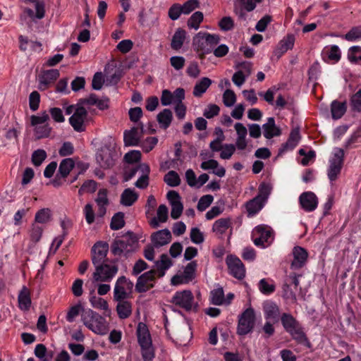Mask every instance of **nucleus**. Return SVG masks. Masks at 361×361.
<instances>
[{
    "instance_id": "nucleus-58",
    "label": "nucleus",
    "mask_w": 361,
    "mask_h": 361,
    "mask_svg": "<svg viewBox=\"0 0 361 361\" xmlns=\"http://www.w3.org/2000/svg\"><path fill=\"white\" fill-rule=\"evenodd\" d=\"M40 102V95L37 91H33L29 96V105L32 111L38 109Z\"/></svg>"
},
{
    "instance_id": "nucleus-51",
    "label": "nucleus",
    "mask_w": 361,
    "mask_h": 361,
    "mask_svg": "<svg viewBox=\"0 0 361 361\" xmlns=\"http://www.w3.org/2000/svg\"><path fill=\"white\" fill-rule=\"evenodd\" d=\"M236 102L235 92L231 90H226L223 94V102L226 106H232Z\"/></svg>"
},
{
    "instance_id": "nucleus-4",
    "label": "nucleus",
    "mask_w": 361,
    "mask_h": 361,
    "mask_svg": "<svg viewBox=\"0 0 361 361\" xmlns=\"http://www.w3.org/2000/svg\"><path fill=\"white\" fill-rule=\"evenodd\" d=\"M85 326L97 334H104L107 331L106 319L97 312L89 309L82 314Z\"/></svg>"
},
{
    "instance_id": "nucleus-11",
    "label": "nucleus",
    "mask_w": 361,
    "mask_h": 361,
    "mask_svg": "<svg viewBox=\"0 0 361 361\" xmlns=\"http://www.w3.org/2000/svg\"><path fill=\"white\" fill-rule=\"evenodd\" d=\"M88 113L85 107L77 106L73 115L69 118V123L76 132L85 130V122L87 119Z\"/></svg>"
},
{
    "instance_id": "nucleus-34",
    "label": "nucleus",
    "mask_w": 361,
    "mask_h": 361,
    "mask_svg": "<svg viewBox=\"0 0 361 361\" xmlns=\"http://www.w3.org/2000/svg\"><path fill=\"white\" fill-rule=\"evenodd\" d=\"M137 198L138 195L133 190L127 188L122 192L120 202L124 206L130 207L137 201Z\"/></svg>"
},
{
    "instance_id": "nucleus-3",
    "label": "nucleus",
    "mask_w": 361,
    "mask_h": 361,
    "mask_svg": "<svg viewBox=\"0 0 361 361\" xmlns=\"http://www.w3.org/2000/svg\"><path fill=\"white\" fill-rule=\"evenodd\" d=\"M137 336L144 361H151L154 357V350L149 329L145 324L142 322L138 324Z\"/></svg>"
},
{
    "instance_id": "nucleus-13",
    "label": "nucleus",
    "mask_w": 361,
    "mask_h": 361,
    "mask_svg": "<svg viewBox=\"0 0 361 361\" xmlns=\"http://www.w3.org/2000/svg\"><path fill=\"white\" fill-rule=\"evenodd\" d=\"M92 262L94 267L102 263L108 262L106 257L109 251V244L106 242L99 241L92 247Z\"/></svg>"
},
{
    "instance_id": "nucleus-63",
    "label": "nucleus",
    "mask_w": 361,
    "mask_h": 361,
    "mask_svg": "<svg viewBox=\"0 0 361 361\" xmlns=\"http://www.w3.org/2000/svg\"><path fill=\"white\" fill-rule=\"evenodd\" d=\"M190 235L192 242L195 244H201L204 240L203 233L198 228H192Z\"/></svg>"
},
{
    "instance_id": "nucleus-7",
    "label": "nucleus",
    "mask_w": 361,
    "mask_h": 361,
    "mask_svg": "<svg viewBox=\"0 0 361 361\" xmlns=\"http://www.w3.org/2000/svg\"><path fill=\"white\" fill-rule=\"evenodd\" d=\"M344 162V151L338 148L329 160V166L327 169V176L329 180L333 183L336 181L341 174Z\"/></svg>"
},
{
    "instance_id": "nucleus-6",
    "label": "nucleus",
    "mask_w": 361,
    "mask_h": 361,
    "mask_svg": "<svg viewBox=\"0 0 361 361\" xmlns=\"http://www.w3.org/2000/svg\"><path fill=\"white\" fill-rule=\"evenodd\" d=\"M252 238L256 246L266 247L270 245L274 240V231L267 225H259L252 231Z\"/></svg>"
},
{
    "instance_id": "nucleus-35",
    "label": "nucleus",
    "mask_w": 361,
    "mask_h": 361,
    "mask_svg": "<svg viewBox=\"0 0 361 361\" xmlns=\"http://www.w3.org/2000/svg\"><path fill=\"white\" fill-rule=\"evenodd\" d=\"M157 119L160 127L166 129L171 125L173 119L172 111L169 109H164L157 114Z\"/></svg>"
},
{
    "instance_id": "nucleus-15",
    "label": "nucleus",
    "mask_w": 361,
    "mask_h": 361,
    "mask_svg": "<svg viewBox=\"0 0 361 361\" xmlns=\"http://www.w3.org/2000/svg\"><path fill=\"white\" fill-rule=\"evenodd\" d=\"M156 271L151 269L140 275L135 284V291L140 293H145L154 287Z\"/></svg>"
},
{
    "instance_id": "nucleus-47",
    "label": "nucleus",
    "mask_w": 361,
    "mask_h": 361,
    "mask_svg": "<svg viewBox=\"0 0 361 361\" xmlns=\"http://www.w3.org/2000/svg\"><path fill=\"white\" fill-rule=\"evenodd\" d=\"M224 293L222 288L211 291V302L215 305H221L224 302Z\"/></svg>"
},
{
    "instance_id": "nucleus-32",
    "label": "nucleus",
    "mask_w": 361,
    "mask_h": 361,
    "mask_svg": "<svg viewBox=\"0 0 361 361\" xmlns=\"http://www.w3.org/2000/svg\"><path fill=\"white\" fill-rule=\"evenodd\" d=\"M346 109V102H341L337 100L333 101L331 104L332 118L335 120L341 118L345 114Z\"/></svg>"
},
{
    "instance_id": "nucleus-38",
    "label": "nucleus",
    "mask_w": 361,
    "mask_h": 361,
    "mask_svg": "<svg viewBox=\"0 0 361 361\" xmlns=\"http://www.w3.org/2000/svg\"><path fill=\"white\" fill-rule=\"evenodd\" d=\"M185 35L186 32L184 30L181 28L177 29L171 39V48L175 50L180 49L184 43Z\"/></svg>"
},
{
    "instance_id": "nucleus-50",
    "label": "nucleus",
    "mask_w": 361,
    "mask_h": 361,
    "mask_svg": "<svg viewBox=\"0 0 361 361\" xmlns=\"http://www.w3.org/2000/svg\"><path fill=\"white\" fill-rule=\"evenodd\" d=\"M361 52V47H351L348 52V59L353 63H358L361 62V55L357 56V54Z\"/></svg>"
},
{
    "instance_id": "nucleus-62",
    "label": "nucleus",
    "mask_w": 361,
    "mask_h": 361,
    "mask_svg": "<svg viewBox=\"0 0 361 361\" xmlns=\"http://www.w3.org/2000/svg\"><path fill=\"white\" fill-rule=\"evenodd\" d=\"M219 26L221 30L229 31L234 27V23L231 17L226 16L219 22Z\"/></svg>"
},
{
    "instance_id": "nucleus-21",
    "label": "nucleus",
    "mask_w": 361,
    "mask_h": 361,
    "mask_svg": "<svg viewBox=\"0 0 361 361\" xmlns=\"http://www.w3.org/2000/svg\"><path fill=\"white\" fill-rule=\"evenodd\" d=\"M263 311L264 318L269 321L272 320L273 323H276L281 320V310L279 305L273 301H267L263 304Z\"/></svg>"
},
{
    "instance_id": "nucleus-16",
    "label": "nucleus",
    "mask_w": 361,
    "mask_h": 361,
    "mask_svg": "<svg viewBox=\"0 0 361 361\" xmlns=\"http://www.w3.org/2000/svg\"><path fill=\"white\" fill-rule=\"evenodd\" d=\"M197 267L196 261H192L188 263L181 274H176L171 279L173 285H179L188 283L195 277V271Z\"/></svg>"
},
{
    "instance_id": "nucleus-54",
    "label": "nucleus",
    "mask_w": 361,
    "mask_h": 361,
    "mask_svg": "<svg viewBox=\"0 0 361 361\" xmlns=\"http://www.w3.org/2000/svg\"><path fill=\"white\" fill-rule=\"evenodd\" d=\"M49 119V114L44 111L40 116L32 115L30 117L31 125L32 126H37L46 124L45 123Z\"/></svg>"
},
{
    "instance_id": "nucleus-42",
    "label": "nucleus",
    "mask_w": 361,
    "mask_h": 361,
    "mask_svg": "<svg viewBox=\"0 0 361 361\" xmlns=\"http://www.w3.org/2000/svg\"><path fill=\"white\" fill-rule=\"evenodd\" d=\"M230 219H219L216 220L213 225V231L219 234L224 233L226 230L230 227Z\"/></svg>"
},
{
    "instance_id": "nucleus-57",
    "label": "nucleus",
    "mask_w": 361,
    "mask_h": 361,
    "mask_svg": "<svg viewBox=\"0 0 361 361\" xmlns=\"http://www.w3.org/2000/svg\"><path fill=\"white\" fill-rule=\"evenodd\" d=\"M158 139L156 137H147L141 145L142 150L148 153L157 145Z\"/></svg>"
},
{
    "instance_id": "nucleus-30",
    "label": "nucleus",
    "mask_w": 361,
    "mask_h": 361,
    "mask_svg": "<svg viewBox=\"0 0 361 361\" xmlns=\"http://www.w3.org/2000/svg\"><path fill=\"white\" fill-rule=\"evenodd\" d=\"M265 203L258 197H255L245 204V208L248 216H252L259 212L264 206Z\"/></svg>"
},
{
    "instance_id": "nucleus-45",
    "label": "nucleus",
    "mask_w": 361,
    "mask_h": 361,
    "mask_svg": "<svg viewBox=\"0 0 361 361\" xmlns=\"http://www.w3.org/2000/svg\"><path fill=\"white\" fill-rule=\"evenodd\" d=\"M164 182L171 187H176L180 183V178L177 172L169 171L164 178Z\"/></svg>"
},
{
    "instance_id": "nucleus-5",
    "label": "nucleus",
    "mask_w": 361,
    "mask_h": 361,
    "mask_svg": "<svg viewBox=\"0 0 361 361\" xmlns=\"http://www.w3.org/2000/svg\"><path fill=\"white\" fill-rule=\"evenodd\" d=\"M171 302L186 312L193 311L196 312L198 310V304L195 302L194 295L190 290L176 292L171 300Z\"/></svg>"
},
{
    "instance_id": "nucleus-29",
    "label": "nucleus",
    "mask_w": 361,
    "mask_h": 361,
    "mask_svg": "<svg viewBox=\"0 0 361 361\" xmlns=\"http://www.w3.org/2000/svg\"><path fill=\"white\" fill-rule=\"evenodd\" d=\"M107 193V190L104 188L100 189L97 192L95 202L98 206V214L99 216H103L106 214V207L109 204Z\"/></svg>"
},
{
    "instance_id": "nucleus-28",
    "label": "nucleus",
    "mask_w": 361,
    "mask_h": 361,
    "mask_svg": "<svg viewBox=\"0 0 361 361\" xmlns=\"http://www.w3.org/2000/svg\"><path fill=\"white\" fill-rule=\"evenodd\" d=\"M172 266V261L166 254H162L160 256V260L155 262L156 275L161 278L165 275L166 271Z\"/></svg>"
},
{
    "instance_id": "nucleus-1",
    "label": "nucleus",
    "mask_w": 361,
    "mask_h": 361,
    "mask_svg": "<svg viewBox=\"0 0 361 361\" xmlns=\"http://www.w3.org/2000/svg\"><path fill=\"white\" fill-rule=\"evenodd\" d=\"M281 322L285 331L287 332L298 344L307 348L312 347V344L305 331L304 327L291 314L283 313L281 317Z\"/></svg>"
},
{
    "instance_id": "nucleus-33",
    "label": "nucleus",
    "mask_w": 361,
    "mask_h": 361,
    "mask_svg": "<svg viewBox=\"0 0 361 361\" xmlns=\"http://www.w3.org/2000/svg\"><path fill=\"white\" fill-rule=\"evenodd\" d=\"M19 307L21 310H28L31 305L30 293L26 286H23L18 297Z\"/></svg>"
},
{
    "instance_id": "nucleus-59",
    "label": "nucleus",
    "mask_w": 361,
    "mask_h": 361,
    "mask_svg": "<svg viewBox=\"0 0 361 361\" xmlns=\"http://www.w3.org/2000/svg\"><path fill=\"white\" fill-rule=\"evenodd\" d=\"M200 6V2L198 0H188L185 2L182 6V10L183 14H189L195 9L198 8Z\"/></svg>"
},
{
    "instance_id": "nucleus-55",
    "label": "nucleus",
    "mask_w": 361,
    "mask_h": 361,
    "mask_svg": "<svg viewBox=\"0 0 361 361\" xmlns=\"http://www.w3.org/2000/svg\"><path fill=\"white\" fill-rule=\"evenodd\" d=\"M219 111L220 108L218 105L210 104L204 110L203 116L207 118L210 119L219 115Z\"/></svg>"
},
{
    "instance_id": "nucleus-12",
    "label": "nucleus",
    "mask_w": 361,
    "mask_h": 361,
    "mask_svg": "<svg viewBox=\"0 0 361 361\" xmlns=\"http://www.w3.org/2000/svg\"><path fill=\"white\" fill-rule=\"evenodd\" d=\"M116 153L109 147H101L97 152L96 160L104 169L111 168L115 164Z\"/></svg>"
},
{
    "instance_id": "nucleus-10",
    "label": "nucleus",
    "mask_w": 361,
    "mask_h": 361,
    "mask_svg": "<svg viewBox=\"0 0 361 361\" xmlns=\"http://www.w3.org/2000/svg\"><path fill=\"white\" fill-rule=\"evenodd\" d=\"M118 272V267L109 265L108 262L95 267L92 274L94 281L109 282Z\"/></svg>"
},
{
    "instance_id": "nucleus-27",
    "label": "nucleus",
    "mask_w": 361,
    "mask_h": 361,
    "mask_svg": "<svg viewBox=\"0 0 361 361\" xmlns=\"http://www.w3.org/2000/svg\"><path fill=\"white\" fill-rule=\"evenodd\" d=\"M140 128L141 131L143 130L144 125L142 123L138 124V127H133L130 130L124 133V142L126 145L128 146H137L140 142L138 135V130Z\"/></svg>"
},
{
    "instance_id": "nucleus-23",
    "label": "nucleus",
    "mask_w": 361,
    "mask_h": 361,
    "mask_svg": "<svg viewBox=\"0 0 361 361\" xmlns=\"http://www.w3.org/2000/svg\"><path fill=\"white\" fill-rule=\"evenodd\" d=\"M172 239L171 232L165 228L158 231L151 235V240L155 247H159L169 244Z\"/></svg>"
},
{
    "instance_id": "nucleus-25",
    "label": "nucleus",
    "mask_w": 361,
    "mask_h": 361,
    "mask_svg": "<svg viewBox=\"0 0 361 361\" xmlns=\"http://www.w3.org/2000/svg\"><path fill=\"white\" fill-rule=\"evenodd\" d=\"M262 129L264 136L269 140L281 134V130L276 126L275 119L273 117L267 118V122L262 125Z\"/></svg>"
},
{
    "instance_id": "nucleus-2",
    "label": "nucleus",
    "mask_w": 361,
    "mask_h": 361,
    "mask_svg": "<svg viewBox=\"0 0 361 361\" xmlns=\"http://www.w3.org/2000/svg\"><path fill=\"white\" fill-rule=\"evenodd\" d=\"M220 36L216 34L200 32L192 39V46L201 59L212 52L214 48L219 43Z\"/></svg>"
},
{
    "instance_id": "nucleus-18",
    "label": "nucleus",
    "mask_w": 361,
    "mask_h": 361,
    "mask_svg": "<svg viewBox=\"0 0 361 361\" xmlns=\"http://www.w3.org/2000/svg\"><path fill=\"white\" fill-rule=\"evenodd\" d=\"M292 254L293 259L290 264V269L297 270L302 268L307 263L308 253L307 250L300 246L293 247Z\"/></svg>"
},
{
    "instance_id": "nucleus-8",
    "label": "nucleus",
    "mask_w": 361,
    "mask_h": 361,
    "mask_svg": "<svg viewBox=\"0 0 361 361\" xmlns=\"http://www.w3.org/2000/svg\"><path fill=\"white\" fill-rule=\"evenodd\" d=\"M255 319L254 310L252 307L246 309L239 316L237 334L240 336H245L251 332L255 326Z\"/></svg>"
},
{
    "instance_id": "nucleus-14",
    "label": "nucleus",
    "mask_w": 361,
    "mask_h": 361,
    "mask_svg": "<svg viewBox=\"0 0 361 361\" xmlns=\"http://www.w3.org/2000/svg\"><path fill=\"white\" fill-rule=\"evenodd\" d=\"M135 247V241L123 237L121 239H115L111 244V252L114 255L121 256L124 254L126 256L133 251Z\"/></svg>"
},
{
    "instance_id": "nucleus-56",
    "label": "nucleus",
    "mask_w": 361,
    "mask_h": 361,
    "mask_svg": "<svg viewBox=\"0 0 361 361\" xmlns=\"http://www.w3.org/2000/svg\"><path fill=\"white\" fill-rule=\"evenodd\" d=\"M344 38L348 41H355L361 38V27H352L344 36Z\"/></svg>"
},
{
    "instance_id": "nucleus-46",
    "label": "nucleus",
    "mask_w": 361,
    "mask_h": 361,
    "mask_svg": "<svg viewBox=\"0 0 361 361\" xmlns=\"http://www.w3.org/2000/svg\"><path fill=\"white\" fill-rule=\"evenodd\" d=\"M350 105L353 111L361 112V88L351 96Z\"/></svg>"
},
{
    "instance_id": "nucleus-53",
    "label": "nucleus",
    "mask_w": 361,
    "mask_h": 361,
    "mask_svg": "<svg viewBox=\"0 0 361 361\" xmlns=\"http://www.w3.org/2000/svg\"><path fill=\"white\" fill-rule=\"evenodd\" d=\"M213 196L211 195H205L200 197L197 208L199 211L203 212L204 211L207 207H209V205L213 202Z\"/></svg>"
},
{
    "instance_id": "nucleus-22",
    "label": "nucleus",
    "mask_w": 361,
    "mask_h": 361,
    "mask_svg": "<svg viewBox=\"0 0 361 361\" xmlns=\"http://www.w3.org/2000/svg\"><path fill=\"white\" fill-rule=\"evenodd\" d=\"M60 73L57 69H50L44 71L39 76V89L45 90L50 84L56 81L59 77Z\"/></svg>"
},
{
    "instance_id": "nucleus-26",
    "label": "nucleus",
    "mask_w": 361,
    "mask_h": 361,
    "mask_svg": "<svg viewBox=\"0 0 361 361\" xmlns=\"http://www.w3.org/2000/svg\"><path fill=\"white\" fill-rule=\"evenodd\" d=\"M295 43V36L293 34H288L281 39L274 51L275 55L281 57L288 50L292 49Z\"/></svg>"
},
{
    "instance_id": "nucleus-20",
    "label": "nucleus",
    "mask_w": 361,
    "mask_h": 361,
    "mask_svg": "<svg viewBox=\"0 0 361 361\" xmlns=\"http://www.w3.org/2000/svg\"><path fill=\"white\" fill-rule=\"evenodd\" d=\"M301 207L307 212H313L318 205V198L312 192H304L299 197Z\"/></svg>"
},
{
    "instance_id": "nucleus-61",
    "label": "nucleus",
    "mask_w": 361,
    "mask_h": 361,
    "mask_svg": "<svg viewBox=\"0 0 361 361\" xmlns=\"http://www.w3.org/2000/svg\"><path fill=\"white\" fill-rule=\"evenodd\" d=\"M291 285L285 278L284 283L282 286L283 296L286 298H293L296 299L295 291L291 288Z\"/></svg>"
},
{
    "instance_id": "nucleus-19",
    "label": "nucleus",
    "mask_w": 361,
    "mask_h": 361,
    "mask_svg": "<svg viewBox=\"0 0 361 361\" xmlns=\"http://www.w3.org/2000/svg\"><path fill=\"white\" fill-rule=\"evenodd\" d=\"M301 139L300 133V128L295 127L293 128L289 134L287 141L282 144L279 149L278 155H281L287 151L293 150L298 144Z\"/></svg>"
},
{
    "instance_id": "nucleus-43",
    "label": "nucleus",
    "mask_w": 361,
    "mask_h": 361,
    "mask_svg": "<svg viewBox=\"0 0 361 361\" xmlns=\"http://www.w3.org/2000/svg\"><path fill=\"white\" fill-rule=\"evenodd\" d=\"M204 15L201 11L195 12L188 20L187 24L190 28L197 30L200 23L202 22Z\"/></svg>"
},
{
    "instance_id": "nucleus-9",
    "label": "nucleus",
    "mask_w": 361,
    "mask_h": 361,
    "mask_svg": "<svg viewBox=\"0 0 361 361\" xmlns=\"http://www.w3.org/2000/svg\"><path fill=\"white\" fill-rule=\"evenodd\" d=\"M133 283L126 276H120L115 284L114 289V300L128 299L131 297Z\"/></svg>"
},
{
    "instance_id": "nucleus-48",
    "label": "nucleus",
    "mask_w": 361,
    "mask_h": 361,
    "mask_svg": "<svg viewBox=\"0 0 361 361\" xmlns=\"http://www.w3.org/2000/svg\"><path fill=\"white\" fill-rule=\"evenodd\" d=\"M35 135L36 139L39 140L49 136L51 128L48 124L35 126Z\"/></svg>"
},
{
    "instance_id": "nucleus-44",
    "label": "nucleus",
    "mask_w": 361,
    "mask_h": 361,
    "mask_svg": "<svg viewBox=\"0 0 361 361\" xmlns=\"http://www.w3.org/2000/svg\"><path fill=\"white\" fill-rule=\"evenodd\" d=\"M258 288L260 292L264 295H270L276 290V286L273 283H269L266 279H262L258 283Z\"/></svg>"
},
{
    "instance_id": "nucleus-24",
    "label": "nucleus",
    "mask_w": 361,
    "mask_h": 361,
    "mask_svg": "<svg viewBox=\"0 0 361 361\" xmlns=\"http://www.w3.org/2000/svg\"><path fill=\"white\" fill-rule=\"evenodd\" d=\"M117 302L116 310L121 319H126L130 317L133 312V305L128 299L115 300Z\"/></svg>"
},
{
    "instance_id": "nucleus-64",
    "label": "nucleus",
    "mask_w": 361,
    "mask_h": 361,
    "mask_svg": "<svg viewBox=\"0 0 361 361\" xmlns=\"http://www.w3.org/2000/svg\"><path fill=\"white\" fill-rule=\"evenodd\" d=\"M181 13H183L182 7L178 4H173L169 10V16L173 20H177Z\"/></svg>"
},
{
    "instance_id": "nucleus-60",
    "label": "nucleus",
    "mask_w": 361,
    "mask_h": 361,
    "mask_svg": "<svg viewBox=\"0 0 361 361\" xmlns=\"http://www.w3.org/2000/svg\"><path fill=\"white\" fill-rule=\"evenodd\" d=\"M43 229L41 226L35 224H32V230L30 231V239L36 243L39 241L42 235Z\"/></svg>"
},
{
    "instance_id": "nucleus-37",
    "label": "nucleus",
    "mask_w": 361,
    "mask_h": 361,
    "mask_svg": "<svg viewBox=\"0 0 361 361\" xmlns=\"http://www.w3.org/2000/svg\"><path fill=\"white\" fill-rule=\"evenodd\" d=\"M168 208L165 204H161L157 209V217H154L151 221L150 225L153 228L159 226V221L166 222L168 219Z\"/></svg>"
},
{
    "instance_id": "nucleus-36",
    "label": "nucleus",
    "mask_w": 361,
    "mask_h": 361,
    "mask_svg": "<svg viewBox=\"0 0 361 361\" xmlns=\"http://www.w3.org/2000/svg\"><path fill=\"white\" fill-rule=\"evenodd\" d=\"M75 166V162L71 158H66L63 159L59 167L58 176H61L63 178H66Z\"/></svg>"
},
{
    "instance_id": "nucleus-41",
    "label": "nucleus",
    "mask_w": 361,
    "mask_h": 361,
    "mask_svg": "<svg viewBox=\"0 0 361 361\" xmlns=\"http://www.w3.org/2000/svg\"><path fill=\"white\" fill-rule=\"evenodd\" d=\"M125 226L124 214L121 212L116 213L111 218L110 228L111 230L117 231Z\"/></svg>"
},
{
    "instance_id": "nucleus-52",
    "label": "nucleus",
    "mask_w": 361,
    "mask_h": 361,
    "mask_svg": "<svg viewBox=\"0 0 361 361\" xmlns=\"http://www.w3.org/2000/svg\"><path fill=\"white\" fill-rule=\"evenodd\" d=\"M46 158L47 153L44 149H37L32 153V161L35 166H39Z\"/></svg>"
},
{
    "instance_id": "nucleus-31",
    "label": "nucleus",
    "mask_w": 361,
    "mask_h": 361,
    "mask_svg": "<svg viewBox=\"0 0 361 361\" xmlns=\"http://www.w3.org/2000/svg\"><path fill=\"white\" fill-rule=\"evenodd\" d=\"M212 81L207 77L201 78L200 80L196 82L193 88L192 94L196 97H201L202 94L212 85Z\"/></svg>"
},
{
    "instance_id": "nucleus-49",
    "label": "nucleus",
    "mask_w": 361,
    "mask_h": 361,
    "mask_svg": "<svg viewBox=\"0 0 361 361\" xmlns=\"http://www.w3.org/2000/svg\"><path fill=\"white\" fill-rule=\"evenodd\" d=\"M90 302L94 308L103 310H107L109 309L106 300L96 295H92L90 298Z\"/></svg>"
},
{
    "instance_id": "nucleus-39",
    "label": "nucleus",
    "mask_w": 361,
    "mask_h": 361,
    "mask_svg": "<svg viewBox=\"0 0 361 361\" xmlns=\"http://www.w3.org/2000/svg\"><path fill=\"white\" fill-rule=\"evenodd\" d=\"M272 190V185L269 183L262 182L258 188V195L256 196L264 203L267 202Z\"/></svg>"
},
{
    "instance_id": "nucleus-17",
    "label": "nucleus",
    "mask_w": 361,
    "mask_h": 361,
    "mask_svg": "<svg viewBox=\"0 0 361 361\" xmlns=\"http://www.w3.org/2000/svg\"><path fill=\"white\" fill-rule=\"evenodd\" d=\"M229 273L235 279L241 280L245 276V268L241 260L233 255H228L226 259Z\"/></svg>"
},
{
    "instance_id": "nucleus-40",
    "label": "nucleus",
    "mask_w": 361,
    "mask_h": 361,
    "mask_svg": "<svg viewBox=\"0 0 361 361\" xmlns=\"http://www.w3.org/2000/svg\"><path fill=\"white\" fill-rule=\"evenodd\" d=\"M51 210L49 208H43L36 213L35 221L39 224H46L51 221Z\"/></svg>"
}]
</instances>
